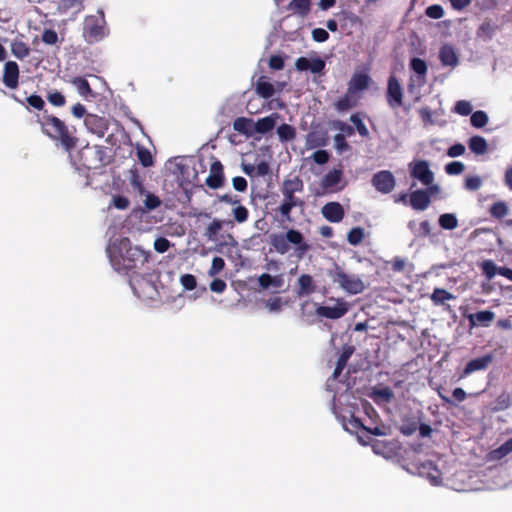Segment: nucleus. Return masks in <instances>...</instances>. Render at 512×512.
Here are the masks:
<instances>
[{"instance_id":"obj_1","label":"nucleus","mask_w":512,"mask_h":512,"mask_svg":"<svg viewBox=\"0 0 512 512\" xmlns=\"http://www.w3.org/2000/svg\"><path fill=\"white\" fill-rule=\"evenodd\" d=\"M27 109L41 111L42 114L36 115V122L39 124L41 132L49 139L59 144L66 152H71L78 144L76 128L68 126L57 116L48 113L45 109V101L39 95L33 94L26 98Z\"/></svg>"},{"instance_id":"obj_2","label":"nucleus","mask_w":512,"mask_h":512,"mask_svg":"<svg viewBox=\"0 0 512 512\" xmlns=\"http://www.w3.org/2000/svg\"><path fill=\"white\" fill-rule=\"evenodd\" d=\"M107 253L114 270L131 278L141 275L150 256L140 247L132 246L128 238H122L118 244L108 246Z\"/></svg>"},{"instance_id":"obj_3","label":"nucleus","mask_w":512,"mask_h":512,"mask_svg":"<svg viewBox=\"0 0 512 512\" xmlns=\"http://www.w3.org/2000/svg\"><path fill=\"white\" fill-rule=\"evenodd\" d=\"M270 244L280 254H286L294 245L295 256L302 259L310 250L311 246L304 240L303 234L296 229H289L286 233L273 234Z\"/></svg>"},{"instance_id":"obj_4","label":"nucleus","mask_w":512,"mask_h":512,"mask_svg":"<svg viewBox=\"0 0 512 512\" xmlns=\"http://www.w3.org/2000/svg\"><path fill=\"white\" fill-rule=\"evenodd\" d=\"M108 149L101 145H86L79 152V160L85 168L99 169L109 163Z\"/></svg>"},{"instance_id":"obj_5","label":"nucleus","mask_w":512,"mask_h":512,"mask_svg":"<svg viewBox=\"0 0 512 512\" xmlns=\"http://www.w3.org/2000/svg\"><path fill=\"white\" fill-rule=\"evenodd\" d=\"M329 276L333 283L338 284L348 294L356 295L365 290L364 282L359 276L347 274L339 266H336L335 270L330 271Z\"/></svg>"},{"instance_id":"obj_6","label":"nucleus","mask_w":512,"mask_h":512,"mask_svg":"<svg viewBox=\"0 0 512 512\" xmlns=\"http://www.w3.org/2000/svg\"><path fill=\"white\" fill-rule=\"evenodd\" d=\"M108 34L103 11L99 15H90L85 19L84 37L88 43H96L104 39Z\"/></svg>"},{"instance_id":"obj_7","label":"nucleus","mask_w":512,"mask_h":512,"mask_svg":"<svg viewBox=\"0 0 512 512\" xmlns=\"http://www.w3.org/2000/svg\"><path fill=\"white\" fill-rule=\"evenodd\" d=\"M403 89L398 78L391 74L387 82L386 101L391 109H397L403 105Z\"/></svg>"},{"instance_id":"obj_8","label":"nucleus","mask_w":512,"mask_h":512,"mask_svg":"<svg viewBox=\"0 0 512 512\" xmlns=\"http://www.w3.org/2000/svg\"><path fill=\"white\" fill-rule=\"evenodd\" d=\"M411 176L425 186H430L434 180V174L425 160L413 161L409 164Z\"/></svg>"},{"instance_id":"obj_9","label":"nucleus","mask_w":512,"mask_h":512,"mask_svg":"<svg viewBox=\"0 0 512 512\" xmlns=\"http://www.w3.org/2000/svg\"><path fill=\"white\" fill-rule=\"evenodd\" d=\"M371 182L375 189L383 194L390 193L395 187V177L392 172L388 170L375 173Z\"/></svg>"},{"instance_id":"obj_10","label":"nucleus","mask_w":512,"mask_h":512,"mask_svg":"<svg viewBox=\"0 0 512 512\" xmlns=\"http://www.w3.org/2000/svg\"><path fill=\"white\" fill-rule=\"evenodd\" d=\"M84 124L89 132L98 137H103L109 128V120L96 114H87Z\"/></svg>"},{"instance_id":"obj_11","label":"nucleus","mask_w":512,"mask_h":512,"mask_svg":"<svg viewBox=\"0 0 512 512\" xmlns=\"http://www.w3.org/2000/svg\"><path fill=\"white\" fill-rule=\"evenodd\" d=\"M348 304L343 299H337L336 305L333 307L330 306H318L316 308V314L319 317H324L327 319H339L343 317L348 312Z\"/></svg>"},{"instance_id":"obj_12","label":"nucleus","mask_w":512,"mask_h":512,"mask_svg":"<svg viewBox=\"0 0 512 512\" xmlns=\"http://www.w3.org/2000/svg\"><path fill=\"white\" fill-rule=\"evenodd\" d=\"M283 195V201L277 208V211L282 218L286 220L291 219V211L295 207H302L304 205L303 200L295 196V193L281 192Z\"/></svg>"},{"instance_id":"obj_13","label":"nucleus","mask_w":512,"mask_h":512,"mask_svg":"<svg viewBox=\"0 0 512 512\" xmlns=\"http://www.w3.org/2000/svg\"><path fill=\"white\" fill-rule=\"evenodd\" d=\"M19 66L15 61H7L3 69L2 81L7 88L15 89L19 84Z\"/></svg>"},{"instance_id":"obj_14","label":"nucleus","mask_w":512,"mask_h":512,"mask_svg":"<svg viewBox=\"0 0 512 512\" xmlns=\"http://www.w3.org/2000/svg\"><path fill=\"white\" fill-rule=\"evenodd\" d=\"M206 185L211 189H218L224 184L223 165L216 160L211 164L210 175L206 178Z\"/></svg>"},{"instance_id":"obj_15","label":"nucleus","mask_w":512,"mask_h":512,"mask_svg":"<svg viewBox=\"0 0 512 512\" xmlns=\"http://www.w3.org/2000/svg\"><path fill=\"white\" fill-rule=\"evenodd\" d=\"M322 215L327 221L338 223L343 220L345 212L339 202H328L322 207Z\"/></svg>"},{"instance_id":"obj_16","label":"nucleus","mask_w":512,"mask_h":512,"mask_svg":"<svg viewBox=\"0 0 512 512\" xmlns=\"http://www.w3.org/2000/svg\"><path fill=\"white\" fill-rule=\"evenodd\" d=\"M492 361H493V356L491 354H487L482 357H478V358L470 360L466 364V366H465L463 372L460 374L459 378L462 379L475 371L485 370Z\"/></svg>"},{"instance_id":"obj_17","label":"nucleus","mask_w":512,"mask_h":512,"mask_svg":"<svg viewBox=\"0 0 512 512\" xmlns=\"http://www.w3.org/2000/svg\"><path fill=\"white\" fill-rule=\"evenodd\" d=\"M410 205L413 209L422 211L430 204V194L427 190H416L410 194Z\"/></svg>"},{"instance_id":"obj_18","label":"nucleus","mask_w":512,"mask_h":512,"mask_svg":"<svg viewBox=\"0 0 512 512\" xmlns=\"http://www.w3.org/2000/svg\"><path fill=\"white\" fill-rule=\"evenodd\" d=\"M316 291L313 277L309 274H302L297 280L296 294L298 297L308 296Z\"/></svg>"},{"instance_id":"obj_19","label":"nucleus","mask_w":512,"mask_h":512,"mask_svg":"<svg viewBox=\"0 0 512 512\" xmlns=\"http://www.w3.org/2000/svg\"><path fill=\"white\" fill-rule=\"evenodd\" d=\"M495 318V313L489 310L478 311L468 316L471 326L488 327Z\"/></svg>"},{"instance_id":"obj_20","label":"nucleus","mask_w":512,"mask_h":512,"mask_svg":"<svg viewBox=\"0 0 512 512\" xmlns=\"http://www.w3.org/2000/svg\"><path fill=\"white\" fill-rule=\"evenodd\" d=\"M419 422L418 415H405L401 419L399 430L403 435L410 436L418 430Z\"/></svg>"},{"instance_id":"obj_21","label":"nucleus","mask_w":512,"mask_h":512,"mask_svg":"<svg viewBox=\"0 0 512 512\" xmlns=\"http://www.w3.org/2000/svg\"><path fill=\"white\" fill-rule=\"evenodd\" d=\"M370 82V77L365 73H357L354 74L349 83L348 88L349 92L356 93L358 91H363L368 88Z\"/></svg>"},{"instance_id":"obj_22","label":"nucleus","mask_w":512,"mask_h":512,"mask_svg":"<svg viewBox=\"0 0 512 512\" xmlns=\"http://www.w3.org/2000/svg\"><path fill=\"white\" fill-rule=\"evenodd\" d=\"M370 397L376 404H387L394 399V392L390 387L374 388Z\"/></svg>"},{"instance_id":"obj_23","label":"nucleus","mask_w":512,"mask_h":512,"mask_svg":"<svg viewBox=\"0 0 512 512\" xmlns=\"http://www.w3.org/2000/svg\"><path fill=\"white\" fill-rule=\"evenodd\" d=\"M277 117L278 114L275 113L270 116L258 119L256 123H254V131L260 134H266L270 132L275 127Z\"/></svg>"},{"instance_id":"obj_24","label":"nucleus","mask_w":512,"mask_h":512,"mask_svg":"<svg viewBox=\"0 0 512 512\" xmlns=\"http://www.w3.org/2000/svg\"><path fill=\"white\" fill-rule=\"evenodd\" d=\"M255 91L260 97L269 99L274 95L275 88L272 83L267 81L265 76H261L256 82Z\"/></svg>"},{"instance_id":"obj_25","label":"nucleus","mask_w":512,"mask_h":512,"mask_svg":"<svg viewBox=\"0 0 512 512\" xmlns=\"http://www.w3.org/2000/svg\"><path fill=\"white\" fill-rule=\"evenodd\" d=\"M287 9L301 17H306L311 10V0H291Z\"/></svg>"},{"instance_id":"obj_26","label":"nucleus","mask_w":512,"mask_h":512,"mask_svg":"<svg viewBox=\"0 0 512 512\" xmlns=\"http://www.w3.org/2000/svg\"><path fill=\"white\" fill-rule=\"evenodd\" d=\"M281 192L301 193L304 190V183L299 176L285 179L281 185Z\"/></svg>"},{"instance_id":"obj_27","label":"nucleus","mask_w":512,"mask_h":512,"mask_svg":"<svg viewBox=\"0 0 512 512\" xmlns=\"http://www.w3.org/2000/svg\"><path fill=\"white\" fill-rule=\"evenodd\" d=\"M468 147L476 155H483L488 150V144L484 137L475 135L468 140Z\"/></svg>"},{"instance_id":"obj_28","label":"nucleus","mask_w":512,"mask_h":512,"mask_svg":"<svg viewBox=\"0 0 512 512\" xmlns=\"http://www.w3.org/2000/svg\"><path fill=\"white\" fill-rule=\"evenodd\" d=\"M422 473L427 475L432 485H439L442 481V472L432 462L422 465Z\"/></svg>"},{"instance_id":"obj_29","label":"nucleus","mask_w":512,"mask_h":512,"mask_svg":"<svg viewBox=\"0 0 512 512\" xmlns=\"http://www.w3.org/2000/svg\"><path fill=\"white\" fill-rule=\"evenodd\" d=\"M356 104L357 97L355 96V93L349 92V89H347L345 95L336 101L335 107L338 111H347L353 108Z\"/></svg>"},{"instance_id":"obj_30","label":"nucleus","mask_w":512,"mask_h":512,"mask_svg":"<svg viewBox=\"0 0 512 512\" xmlns=\"http://www.w3.org/2000/svg\"><path fill=\"white\" fill-rule=\"evenodd\" d=\"M252 126L253 120L251 118L238 117L233 122V129L246 136L252 135Z\"/></svg>"},{"instance_id":"obj_31","label":"nucleus","mask_w":512,"mask_h":512,"mask_svg":"<svg viewBox=\"0 0 512 512\" xmlns=\"http://www.w3.org/2000/svg\"><path fill=\"white\" fill-rule=\"evenodd\" d=\"M11 52L17 59L23 60L30 55V48L24 41L14 39L11 42Z\"/></svg>"},{"instance_id":"obj_32","label":"nucleus","mask_w":512,"mask_h":512,"mask_svg":"<svg viewBox=\"0 0 512 512\" xmlns=\"http://www.w3.org/2000/svg\"><path fill=\"white\" fill-rule=\"evenodd\" d=\"M342 173L340 170L329 171L322 179L321 186L327 190L335 187L341 180Z\"/></svg>"},{"instance_id":"obj_33","label":"nucleus","mask_w":512,"mask_h":512,"mask_svg":"<svg viewBox=\"0 0 512 512\" xmlns=\"http://www.w3.org/2000/svg\"><path fill=\"white\" fill-rule=\"evenodd\" d=\"M277 134L281 142L292 141L296 137V129L289 124H281L277 128Z\"/></svg>"},{"instance_id":"obj_34","label":"nucleus","mask_w":512,"mask_h":512,"mask_svg":"<svg viewBox=\"0 0 512 512\" xmlns=\"http://www.w3.org/2000/svg\"><path fill=\"white\" fill-rule=\"evenodd\" d=\"M409 66L411 70L418 75L421 81L425 80V76L427 73V64L423 59L414 57L410 60Z\"/></svg>"},{"instance_id":"obj_35","label":"nucleus","mask_w":512,"mask_h":512,"mask_svg":"<svg viewBox=\"0 0 512 512\" xmlns=\"http://www.w3.org/2000/svg\"><path fill=\"white\" fill-rule=\"evenodd\" d=\"M233 224L231 221H223L214 219L206 228L205 236H207L210 240H214L217 238L219 231L222 229L223 224Z\"/></svg>"},{"instance_id":"obj_36","label":"nucleus","mask_w":512,"mask_h":512,"mask_svg":"<svg viewBox=\"0 0 512 512\" xmlns=\"http://www.w3.org/2000/svg\"><path fill=\"white\" fill-rule=\"evenodd\" d=\"M509 208L503 201H498L490 207V214L496 219H501L508 214Z\"/></svg>"},{"instance_id":"obj_37","label":"nucleus","mask_w":512,"mask_h":512,"mask_svg":"<svg viewBox=\"0 0 512 512\" xmlns=\"http://www.w3.org/2000/svg\"><path fill=\"white\" fill-rule=\"evenodd\" d=\"M364 229L362 227L352 228L347 235V241L353 246L359 245L364 239Z\"/></svg>"},{"instance_id":"obj_38","label":"nucleus","mask_w":512,"mask_h":512,"mask_svg":"<svg viewBox=\"0 0 512 512\" xmlns=\"http://www.w3.org/2000/svg\"><path fill=\"white\" fill-rule=\"evenodd\" d=\"M470 122L475 128H483L488 123V116L484 111L478 110L472 113Z\"/></svg>"},{"instance_id":"obj_39","label":"nucleus","mask_w":512,"mask_h":512,"mask_svg":"<svg viewBox=\"0 0 512 512\" xmlns=\"http://www.w3.org/2000/svg\"><path fill=\"white\" fill-rule=\"evenodd\" d=\"M137 158L143 167H150L154 163L151 152L145 147L137 148Z\"/></svg>"},{"instance_id":"obj_40","label":"nucleus","mask_w":512,"mask_h":512,"mask_svg":"<svg viewBox=\"0 0 512 512\" xmlns=\"http://www.w3.org/2000/svg\"><path fill=\"white\" fill-rule=\"evenodd\" d=\"M480 268L483 274L487 277V279H492L496 274H498L499 267L492 260H484L480 264Z\"/></svg>"},{"instance_id":"obj_41","label":"nucleus","mask_w":512,"mask_h":512,"mask_svg":"<svg viewBox=\"0 0 512 512\" xmlns=\"http://www.w3.org/2000/svg\"><path fill=\"white\" fill-rule=\"evenodd\" d=\"M48 102L55 107H63L66 104L65 96L59 91H50L46 96Z\"/></svg>"},{"instance_id":"obj_42","label":"nucleus","mask_w":512,"mask_h":512,"mask_svg":"<svg viewBox=\"0 0 512 512\" xmlns=\"http://www.w3.org/2000/svg\"><path fill=\"white\" fill-rule=\"evenodd\" d=\"M233 217L237 223H244L249 218V211L243 205H238L232 210Z\"/></svg>"},{"instance_id":"obj_43","label":"nucleus","mask_w":512,"mask_h":512,"mask_svg":"<svg viewBox=\"0 0 512 512\" xmlns=\"http://www.w3.org/2000/svg\"><path fill=\"white\" fill-rule=\"evenodd\" d=\"M350 121L355 125L356 130L362 137H368L369 131L358 114H352Z\"/></svg>"},{"instance_id":"obj_44","label":"nucleus","mask_w":512,"mask_h":512,"mask_svg":"<svg viewBox=\"0 0 512 512\" xmlns=\"http://www.w3.org/2000/svg\"><path fill=\"white\" fill-rule=\"evenodd\" d=\"M73 84L76 86V88L78 89V92L81 95L86 96L87 94L91 93L90 84L85 78L76 77L73 80Z\"/></svg>"},{"instance_id":"obj_45","label":"nucleus","mask_w":512,"mask_h":512,"mask_svg":"<svg viewBox=\"0 0 512 512\" xmlns=\"http://www.w3.org/2000/svg\"><path fill=\"white\" fill-rule=\"evenodd\" d=\"M225 267V261L221 257H214L212 259L211 267L208 271L209 276L214 277L218 275Z\"/></svg>"},{"instance_id":"obj_46","label":"nucleus","mask_w":512,"mask_h":512,"mask_svg":"<svg viewBox=\"0 0 512 512\" xmlns=\"http://www.w3.org/2000/svg\"><path fill=\"white\" fill-rule=\"evenodd\" d=\"M454 112L462 116H468L472 112V105L466 100L457 101L454 106Z\"/></svg>"},{"instance_id":"obj_47","label":"nucleus","mask_w":512,"mask_h":512,"mask_svg":"<svg viewBox=\"0 0 512 512\" xmlns=\"http://www.w3.org/2000/svg\"><path fill=\"white\" fill-rule=\"evenodd\" d=\"M353 352H354L353 346L345 345L343 347L342 353L340 354V356L337 359L336 365H340L345 368L347 365V362H348L349 358L351 357V355L353 354Z\"/></svg>"},{"instance_id":"obj_48","label":"nucleus","mask_w":512,"mask_h":512,"mask_svg":"<svg viewBox=\"0 0 512 512\" xmlns=\"http://www.w3.org/2000/svg\"><path fill=\"white\" fill-rule=\"evenodd\" d=\"M41 40L47 45H55L58 42V34L53 29H45L42 33Z\"/></svg>"},{"instance_id":"obj_49","label":"nucleus","mask_w":512,"mask_h":512,"mask_svg":"<svg viewBox=\"0 0 512 512\" xmlns=\"http://www.w3.org/2000/svg\"><path fill=\"white\" fill-rule=\"evenodd\" d=\"M325 61L320 57L309 60V71L314 74L321 73L325 68Z\"/></svg>"},{"instance_id":"obj_50","label":"nucleus","mask_w":512,"mask_h":512,"mask_svg":"<svg viewBox=\"0 0 512 512\" xmlns=\"http://www.w3.org/2000/svg\"><path fill=\"white\" fill-rule=\"evenodd\" d=\"M180 283L186 290H193L196 288L197 281L194 275L184 274L180 277Z\"/></svg>"},{"instance_id":"obj_51","label":"nucleus","mask_w":512,"mask_h":512,"mask_svg":"<svg viewBox=\"0 0 512 512\" xmlns=\"http://www.w3.org/2000/svg\"><path fill=\"white\" fill-rule=\"evenodd\" d=\"M144 205L148 211H151V210L158 208L161 205V200L159 199L158 196L148 193L146 195Z\"/></svg>"},{"instance_id":"obj_52","label":"nucleus","mask_w":512,"mask_h":512,"mask_svg":"<svg viewBox=\"0 0 512 512\" xmlns=\"http://www.w3.org/2000/svg\"><path fill=\"white\" fill-rule=\"evenodd\" d=\"M335 147L339 152H344L350 149L349 144L346 141L345 135L338 133L334 136Z\"/></svg>"},{"instance_id":"obj_53","label":"nucleus","mask_w":512,"mask_h":512,"mask_svg":"<svg viewBox=\"0 0 512 512\" xmlns=\"http://www.w3.org/2000/svg\"><path fill=\"white\" fill-rule=\"evenodd\" d=\"M482 181L479 176H469L465 179V188L470 191H476L481 187Z\"/></svg>"},{"instance_id":"obj_54","label":"nucleus","mask_w":512,"mask_h":512,"mask_svg":"<svg viewBox=\"0 0 512 512\" xmlns=\"http://www.w3.org/2000/svg\"><path fill=\"white\" fill-rule=\"evenodd\" d=\"M171 243L165 237H159L154 241V249L158 253H165L170 248Z\"/></svg>"},{"instance_id":"obj_55","label":"nucleus","mask_w":512,"mask_h":512,"mask_svg":"<svg viewBox=\"0 0 512 512\" xmlns=\"http://www.w3.org/2000/svg\"><path fill=\"white\" fill-rule=\"evenodd\" d=\"M426 15L432 19H439L443 16L444 10L440 5H431L426 8Z\"/></svg>"},{"instance_id":"obj_56","label":"nucleus","mask_w":512,"mask_h":512,"mask_svg":"<svg viewBox=\"0 0 512 512\" xmlns=\"http://www.w3.org/2000/svg\"><path fill=\"white\" fill-rule=\"evenodd\" d=\"M283 301L280 297L270 298L266 301V307L271 312H279L282 309Z\"/></svg>"},{"instance_id":"obj_57","label":"nucleus","mask_w":512,"mask_h":512,"mask_svg":"<svg viewBox=\"0 0 512 512\" xmlns=\"http://www.w3.org/2000/svg\"><path fill=\"white\" fill-rule=\"evenodd\" d=\"M312 38L314 41L322 43L329 39V33L323 28H315L312 30Z\"/></svg>"},{"instance_id":"obj_58","label":"nucleus","mask_w":512,"mask_h":512,"mask_svg":"<svg viewBox=\"0 0 512 512\" xmlns=\"http://www.w3.org/2000/svg\"><path fill=\"white\" fill-rule=\"evenodd\" d=\"M329 153L326 150H317L313 153L312 158L315 163L323 165L329 161Z\"/></svg>"},{"instance_id":"obj_59","label":"nucleus","mask_w":512,"mask_h":512,"mask_svg":"<svg viewBox=\"0 0 512 512\" xmlns=\"http://www.w3.org/2000/svg\"><path fill=\"white\" fill-rule=\"evenodd\" d=\"M129 200L125 196L117 195L113 197V205L115 208L124 210L129 207Z\"/></svg>"},{"instance_id":"obj_60","label":"nucleus","mask_w":512,"mask_h":512,"mask_svg":"<svg viewBox=\"0 0 512 512\" xmlns=\"http://www.w3.org/2000/svg\"><path fill=\"white\" fill-rule=\"evenodd\" d=\"M269 67L273 70H282L284 68V60L279 55H272L269 59Z\"/></svg>"},{"instance_id":"obj_61","label":"nucleus","mask_w":512,"mask_h":512,"mask_svg":"<svg viewBox=\"0 0 512 512\" xmlns=\"http://www.w3.org/2000/svg\"><path fill=\"white\" fill-rule=\"evenodd\" d=\"M226 287H227L226 282L219 278L212 280V282L210 283V289H211V291H213L215 293L224 292Z\"/></svg>"},{"instance_id":"obj_62","label":"nucleus","mask_w":512,"mask_h":512,"mask_svg":"<svg viewBox=\"0 0 512 512\" xmlns=\"http://www.w3.org/2000/svg\"><path fill=\"white\" fill-rule=\"evenodd\" d=\"M432 300L438 303H444L445 300H448V292L444 289H435L432 294Z\"/></svg>"},{"instance_id":"obj_63","label":"nucleus","mask_w":512,"mask_h":512,"mask_svg":"<svg viewBox=\"0 0 512 512\" xmlns=\"http://www.w3.org/2000/svg\"><path fill=\"white\" fill-rule=\"evenodd\" d=\"M232 184L235 190L244 192L247 189V181L244 177L236 176L232 179Z\"/></svg>"},{"instance_id":"obj_64","label":"nucleus","mask_w":512,"mask_h":512,"mask_svg":"<svg viewBox=\"0 0 512 512\" xmlns=\"http://www.w3.org/2000/svg\"><path fill=\"white\" fill-rule=\"evenodd\" d=\"M390 264H391V269L394 272H401L404 270V268L406 266L405 260L400 257H394L392 259V261L390 262Z\"/></svg>"}]
</instances>
